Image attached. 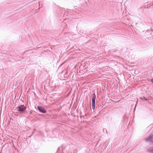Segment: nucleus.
<instances>
[{"mask_svg": "<svg viewBox=\"0 0 153 153\" xmlns=\"http://www.w3.org/2000/svg\"><path fill=\"white\" fill-rule=\"evenodd\" d=\"M151 81L153 83V79H151Z\"/></svg>", "mask_w": 153, "mask_h": 153, "instance_id": "obj_6", "label": "nucleus"}, {"mask_svg": "<svg viewBox=\"0 0 153 153\" xmlns=\"http://www.w3.org/2000/svg\"><path fill=\"white\" fill-rule=\"evenodd\" d=\"M37 108L39 111L42 113H45L46 112L45 108L42 107L38 106Z\"/></svg>", "mask_w": 153, "mask_h": 153, "instance_id": "obj_2", "label": "nucleus"}, {"mask_svg": "<svg viewBox=\"0 0 153 153\" xmlns=\"http://www.w3.org/2000/svg\"><path fill=\"white\" fill-rule=\"evenodd\" d=\"M146 140L148 141L153 142V135H151L149 137L146 138Z\"/></svg>", "mask_w": 153, "mask_h": 153, "instance_id": "obj_3", "label": "nucleus"}, {"mask_svg": "<svg viewBox=\"0 0 153 153\" xmlns=\"http://www.w3.org/2000/svg\"><path fill=\"white\" fill-rule=\"evenodd\" d=\"M92 107L93 109H94L95 108V104H92Z\"/></svg>", "mask_w": 153, "mask_h": 153, "instance_id": "obj_5", "label": "nucleus"}, {"mask_svg": "<svg viewBox=\"0 0 153 153\" xmlns=\"http://www.w3.org/2000/svg\"><path fill=\"white\" fill-rule=\"evenodd\" d=\"M17 110L23 113L26 110V108L24 105H21L17 107Z\"/></svg>", "mask_w": 153, "mask_h": 153, "instance_id": "obj_1", "label": "nucleus"}, {"mask_svg": "<svg viewBox=\"0 0 153 153\" xmlns=\"http://www.w3.org/2000/svg\"><path fill=\"white\" fill-rule=\"evenodd\" d=\"M96 99V95L95 94H93V98L92 99V104H95Z\"/></svg>", "mask_w": 153, "mask_h": 153, "instance_id": "obj_4", "label": "nucleus"}]
</instances>
